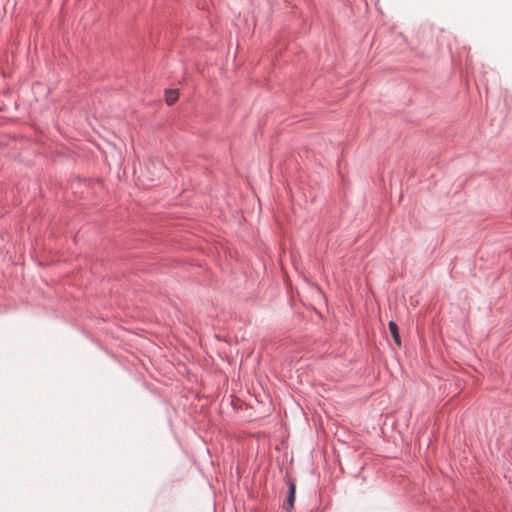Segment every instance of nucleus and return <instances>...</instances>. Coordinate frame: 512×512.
<instances>
[{
	"instance_id": "f257e3e1",
	"label": "nucleus",
	"mask_w": 512,
	"mask_h": 512,
	"mask_svg": "<svg viewBox=\"0 0 512 512\" xmlns=\"http://www.w3.org/2000/svg\"><path fill=\"white\" fill-rule=\"evenodd\" d=\"M388 327H389V330H390V333L393 337V340L395 342V344L400 347L401 346V338H400V335H399V328L397 326V324L393 321H390L388 323Z\"/></svg>"
},
{
	"instance_id": "f03ea898",
	"label": "nucleus",
	"mask_w": 512,
	"mask_h": 512,
	"mask_svg": "<svg viewBox=\"0 0 512 512\" xmlns=\"http://www.w3.org/2000/svg\"><path fill=\"white\" fill-rule=\"evenodd\" d=\"M178 97L177 90H168L165 93V100L168 105H173L178 100Z\"/></svg>"
},
{
	"instance_id": "7ed1b4c3",
	"label": "nucleus",
	"mask_w": 512,
	"mask_h": 512,
	"mask_svg": "<svg viewBox=\"0 0 512 512\" xmlns=\"http://www.w3.org/2000/svg\"><path fill=\"white\" fill-rule=\"evenodd\" d=\"M294 499H295V485L291 484L290 488H289V496H288L289 507H293Z\"/></svg>"
}]
</instances>
